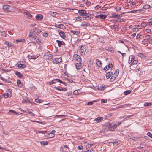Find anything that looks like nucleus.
I'll return each mask as SVG.
<instances>
[{
    "instance_id": "1",
    "label": "nucleus",
    "mask_w": 152,
    "mask_h": 152,
    "mask_svg": "<svg viewBox=\"0 0 152 152\" xmlns=\"http://www.w3.org/2000/svg\"><path fill=\"white\" fill-rule=\"evenodd\" d=\"M41 31L37 27L33 28L30 30L29 34L34 36H38Z\"/></svg>"
},
{
    "instance_id": "2",
    "label": "nucleus",
    "mask_w": 152,
    "mask_h": 152,
    "mask_svg": "<svg viewBox=\"0 0 152 152\" xmlns=\"http://www.w3.org/2000/svg\"><path fill=\"white\" fill-rule=\"evenodd\" d=\"M36 36L32 35V34H29L28 37L27 39L28 42H29L34 43V44H35V41Z\"/></svg>"
},
{
    "instance_id": "3",
    "label": "nucleus",
    "mask_w": 152,
    "mask_h": 152,
    "mask_svg": "<svg viewBox=\"0 0 152 152\" xmlns=\"http://www.w3.org/2000/svg\"><path fill=\"white\" fill-rule=\"evenodd\" d=\"M86 50V47L83 45L81 46L80 49V55L81 56H83L85 54Z\"/></svg>"
},
{
    "instance_id": "4",
    "label": "nucleus",
    "mask_w": 152,
    "mask_h": 152,
    "mask_svg": "<svg viewBox=\"0 0 152 152\" xmlns=\"http://www.w3.org/2000/svg\"><path fill=\"white\" fill-rule=\"evenodd\" d=\"M60 150L62 152H68L69 151L68 146L66 145H64V147H61Z\"/></svg>"
},
{
    "instance_id": "5",
    "label": "nucleus",
    "mask_w": 152,
    "mask_h": 152,
    "mask_svg": "<svg viewBox=\"0 0 152 152\" xmlns=\"http://www.w3.org/2000/svg\"><path fill=\"white\" fill-rule=\"evenodd\" d=\"M35 41L39 45H41L42 44V40L37 36H36Z\"/></svg>"
},
{
    "instance_id": "6",
    "label": "nucleus",
    "mask_w": 152,
    "mask_h": 152,
    "mask_svg": "<svg viewBox=\"0 0 152 152\" xmlns=\"http://www.w3.org/2000/svg\"><path fill=\"white\" fill-rule=\"evenodd\" d=\"M117 127V125L115 124L112 123L109 125V129L111 131H114Z\"/></svg>"
},
{
    "instance_id": "7",
    "label": "nucleus",
    "mask_w": 152,
    "mask_h": 152,
    "mask_svg": "<svg viewBox=\"0 0 152 152\" xmlns=\"http://www.w3.org/2000/svg\"><path fill=\"white\" fill-rule=\"evenodd\" d=\"M75 59L78 62H82L80 56L78 55L75 54L74 56Z\"/></svg>"
},
{
    "instance_id": "8",
    "label": "nucleus",
    "mask_w": 152,
    "mask_h": 152,
    "mask_svg": "<svg viewBox=\"0 0 152 152\" xmlns=\"http://www.w3.org/2000/svg\"><path fill=\"white\" fill-rule=\"evenodd\" d=\"M54 61H55L54 63L56 64H58L62 62V57H60L58 58H56L54 59Z\"/></svg>"
},
{
    "instance_id": "9",
    "label": "nucleus",
    "mask_w": 152,
    "mask_h": 152,
    "mask_svg": "<svg viewBox=\"0 0 152 152\" xmlns=\"http://www.w3.org/2000/svg\"><path fill=\"white\" fill-rule=\"evenodd\" d=\"M3 9L4 10L7 11H10V7L9 5H4L3 6Z\"/></svg>"
},
{
    "instance_id": "10",
    "label": "nucleus",
    "mask_w": 152,
    "mask_h": 152,
    "mask_svg": "<svg viewBox=\"0 0 152 152\" xmlns=\"http://www.w3.org/2000/svg\"><path fill=\"white\" fill-rule=\"evenodd\" d=\"M75 66L76 69H81L82 67L81 62L76 63Z\"/></svg>"
},
{
    "instance_id": "11",
    "label": "nucleus",
    "mask_w": 152,
    "mask_h": 152,
    "mask_svg": "<svg viewBox=\"0 0 152 152\" xmlns=\"http://www.w3.org/2000/svg\"><path fill=\"white\" fill-rule=\"evenodd\" d=\"M112 17L114 18H120L122 16L121 14H115L113 13L112 14Z\"/></svg>"
},
{
    "instance_id": "12",
    "label": "nucleus",
    "mask_w": 152,
    "mask_h": 152,
    "mask_svg": "<svg viewBox=\"0 0 152 152\" xmlns=\"http://www.w3.org/2000/svg\"><path fill=\"white\" fill-rule=\"evenodd\" d=\"M54 88L56 90H57L60 91H66V89L65 88H62L61 87H55Z\"/></svg>"
},
{
    "instance_id": "13",
    "label": "nucleus",
    "mask_w": 152,
    "mask_h": 152,
    "mask_svg": "<svg viewBox=\"0 0 152 152\" xmlns=\"http://www.w3.org/2000/svg\"><path fill=\"white\" fill-rule=\"evenodd\" d=\"M78 12L80 15L83 16V15L86 14V11L84 10H80L78 11Z\"/></svg>"
},
{
    "instance_id": "14",
    "label": "nucleus",
    "mask_w": 152,
    "mask_h": 152,
    "mask_svg": "<svg viewBox=\"0 0 152 152\" xmlns=\"http://www.w3.org/2000/svg\"><path fill=\"white\" fill-rule=\"evenodd\" d=\"M56 42L58 43V46L59 47L61 46V45H65V43L63 41H60L59 40H56Z\"/></svg>"
},
{
    "instance_id": "15",
    "label": "nucleus",
    "mask_w": 152,
    "mask_h": 152,
    "mask_svg": "<svg viewBox=\"0 0 152 152\" xmlns=\"http://www.w3.org/2000/svg\"><path fill=\"white\" fill-rule=\"evenodd\" d=\"M96 63L97 65L99 67H100L102 66V63L101 61L98 59H96Z\"/></svg>"
},
{
    "instance_id": "16",
    "label": "nucleus",
    "mask_w": 152,
    "mask_h": 152,
    "mask_svg": "<svg viewBox=\"0 0 152 152\" xmlns=\"http://www.w3.org/2000/svg\"><path fill=\"white\" fill-rule=\"evenodd\" d=\"M144 11L143 10H134L128 12L129 13H139V12H144Z\"/></svg>"
},
{
    "instance_id": "17",
    "label": "nucleus",
    "mask_w": 152,
    "mask_h": 152,
    "mask_svg": "<svg viewBox=\"0 0 152 152\" xmlns=\"http://www.w3.org/2000/svg\"><path fill=\"white\" fill-rule=\"evenodd\" d=\"M59 34L60 35L61 37L63 39H64L66 37V36L65 35V34L64 32L61 31L59 33Z\"/></svg>"
},
{
    "instance_id": "18",
    "label": "nucleus",
    "mask_w": 152,
    "mask_h": 152,
    "mask_svg": "<svg viewBox=\"0 0 152 152\" xmlns=\"http://www.w3.org/2000/svg\"><path fill=\"white\" fill-rule=\"evenodd\" d=\"M103 119V117H98L96 118L95 120L97 122H99L102 120Z\"/></svg>"
},
{
    "instance_id": "19",
    "label": "nucleus",
    "mask_w": 152,
    "mask_h": 152,
    "mask_svg": "<svg viewBox=\"0 0 152 152\" xmlns=\"http://www.w3.org/2000/svg\"><path fill=\"white\" fill-rule=\"evenodd\" d=\"M113 75V72H108L106 75V78L107 79L109 78Z\"/></svg>"
},
{
    "instance_id": "20",
    "label": "nucleus",
    "mask_w": 152,
    "mask_h": 152,
    "mask_svg": "<svg viewBox=\"0 0 152 152\" xmlns=\"http://www.w3.org/2000/svg\"><path fill=\"white\" fill-rule=\"evenodd\" d=\"M43 18V16L41 14H39L36 16V18L37 20H41Z\"/></svg>"
},
{
    "instance_id": "21",
    "label": "nucleus",
    "mask_w": 152,
    "mask_h": 152,
    "mask_svg": "<svg viewBox=\"0 0 152 152\" xmlns=\"http://www.w3.org/2000/svg\"><path fill=\"white\" fill-rule=\"evenodd\" d=\"M128 104H123V105H119L116 108V109H118V108H125L127 107H128Z\"/></svg>"
},
{
    "instance_id": "22",
    "label": "nucleus",
    "mask_w": 152,
    "mask_h": 152,
    "mask_svg": "<svg viewBox=\"0 0 152 152\" xmlns=\"http://www.w3.org/2000/svg\"><path fill=\"white\" fill-rule=\"evenodd\" d=\"M17 83L18 85V86L20 87V88H21L22 86V84L21 83V81L19 80H17Z\"/></svg>"
},
{
    "instance_id": "23",
    "label": "nucleus",
    "mask_w": 152,
    "mask_h": 152,
    "mask_svg": "<svg viewBox=\"0 0 152 152\" xmlns=\"http://www.w3.org/2000/svg\"><path fill=\"white\" fill-rule=\"evenodd\" d=\"M11 96V93H10V94H8V92H7V94H4L3 95L4 97L5 98H7L8 97H10Z\"/></svg>"
},
{
    "instance_id": "24",
    "label": "nucleus",
    "mask_w": 152,
    "mask_h": 152,
    "mask_svg": "<svg viewBox=\"0 0 152 152\" xmlns=\"http://www.w3.org/2000/svg\"><path fill=\"white\" fill-rule=\"evenodd\" d=\"M134 58V56L132 55L130 56H129V64H131L132 62L133 61V60Z\"/></svg>"
},
{
    "instance_id": "25",
    "label": "nucleus",
    "mask_w": 152,
    "mask_h": 152,
    "mask_svg": "<svg viewBox=\"0 0 152 152\" xmlns=\"http://www.w3.org/2000/svg\"><path fill=\"white\" fill-rule=\"evenodd\" d=\"M137 63V60H136L135 58H134L132 62L131 63V66H132L134 64H136Z\"/></svg>"
},
{
    "instance_id": "26",
    "label": "nucleus",
    "mask_w": 152,
    "mask_h": 152,
    "mask_svg": "<svg viewBox=\"0 0 152 152\" xmlns=\"http://www.w3.org/2000/svg\"><path fill=\"white\" fill-rule=\"evenodd\" d=\"M55 26L61 28H63L64 27V26L63 24H56L55 25Z\"/></svg>"
},
{
    "instance_id": "27",
    "label": "nucleus",
    "mask_w": 152,
    "mask_h": 152,
    "mask_svg": "<svg viewBox=\"0 0 152 152\" xmlns=\"http://www.w3.org/2000/svg\"><path fill=\"white\" fill-rule=\"evenodd\" d=\"M49 14L53 16H55L57 15V13L51 11H50L48 12Z\"/></svg>"
},
{
    "instance_id": "28",
    "label": "nucleus",
    "mask_w": 152,
    "mask_h": 152,
    "mask_svg": "<svg viewBox=\"0 0 152 152\" xmlns=\"http://www.w3.org/2000/svg\"><path fill=\"white\" fill-rule=\"evenodd\" d=\"M106 88L104 85H102L98 88V90H103Z\"/></svg>"
},
{
    "instance_id": "29",
    "label": "nucleus",
    "mask_w": 152,
    "mask_h": 152,
    "mask_svg": "<svg viewBox=\"0 0 152 152\" xmlns=\"http://www.w3.org/2000/svg\"><path fill=\"white\" fill-rule=\"evenodd\" d=\"M15 74L17 76L20 78H21L23 76L19 72H16Z\"/></svg>"
},
{
    "instance_id": "30",
    "label": "nucleus",
    "mask_w": 152,
    "mask_h": 152,
    "mask_svg": "<svg viewBox=\"0 0 152 152\" xmlns=\"http://www.w3.org/2000/svg\"><path fill=\"white\" fill-rule=\"evenodd\" d=\"M119 73V70L118 69H117L115 71L114 75H113L115 77H117Z\"/></svg>"
},
{
    "instance_id": "31",
    "label": "nucleus",
    "mask_w": 152,
    "mask_h": 152,
    "mask_svg": "<svg viewBox=\"0 0 152 152\" xmlns=\"http://www.w3.org/2000/svg\"><path fill=\"white\" fill-rule=\"evenodd\" d=\"M28 57L29 59H35L36 58H37V57H38V56H36L35 57H34V56H31L28 55Z\"/></svg>"
},
{
    "instance_id": "32",
    "label": "nucleus",
    "mask_w": 152,
    "mask_h": 152,
    "mask_svg": "<svg viewBox=\"0 0 152 152\" xmlns=\"http://www.w3.org/2000/svg\"><path fill=\"white\" fill-rule=\"evenodd\" d=\"M41 144L42 145H45L48 144V142L46 141H41L40 142Z\"/></svg>"
},
{
    "instance_id": "33",
    "label": "nucleus",
    "mask_w": 152,
    "mask_h": 152,
    "mask_svg": "<svg viewBox=\"0 0 152 152\" xmlns=\"http://www.w3.org/2000/svg\"><path fill=\"white\" fill-rule=\"evenodd\" d=\"M17 66L18 67L23 68H25L26 67V66L25 64H18V65Z\"/></svg>"
},
{
    "instance_id": "34",
    "label": "nucleus",
    "mask_w": 152,
    "mask_h": 152,
    "mask_svg": "<svg viewBox=\"0 0 152 152\" xmlns=\"http://www.w3.org/2000/svg\"><path fill=\"white\" fill-rule=\"evenodd\" d=\"M116 77L113 75V76L111 77L110 79V82H112L115 80L116 78Z\"/></svg>"
},
{
    "instance_id": "35",
    "label": "nucleus",
    "mask_w": 152,
    "mask_h": 152,
    "mask_svg": "<svg viewBox=\"0 0 152 152\" xmlns=\"http://www.w3.org/2000/svg\"><path fill=\"white\" fill-rule=\"evenodd\" d=\"M150 8V7L149 5H146L143 6V7L142 9H148Z\"/></svg>"
},
{
    "instance_id": "36",
    "label": "nucleus",
    "mask_w": 152,
    "mask_h": 152,
    "mask_svg": "<svg viewBox=\"0 0 152 152\" xmlns=\"http://www.w3.org/2000/svg\"><path fill=\"white\" fill-rule=\"evenodd\" d=\"M148 25L150 26L152 25V18L148 20V22L147 23Z\"/></svg>"
},
{
    "instance_id": "37",
    "label": "nucleus",
    "mask_w": 152,
    "mask_h": 152,
    "mask_svg": "<svg viewBox=\"0 0 152 152\" xmlns=\"http://www.w3.org/2000/svg\"><path fill=\"white\" fill-rule=\"evenodd\" d=\"M47 132L46 131H41L40 130H37L36 131L37 133H42L45 134Z\"/></svg>"
},
{
    "instance_id": "38",
    "label": "nucleus",
    "mask_w": 152,
    "mask_h": 152,
    "mask_svg": "<svg viewBox=\"0 0 152 152\" xmlns=\"http://www.w3.org/2000/svg\"><path fill=\"white\" fill-rule=\"evenodd\" d=\"M99 18L102 19H104L106 18V16L104 15L101 14L99 15Z\"/></svg>"
},
{
    "instance_id": "39",
    "label": "nucleus",
    "mask_w": 152,
    "mask_h": 152,
    "mask_svg": "<svg viewBox=\"0 0 152 152\" xmlns=\"http://www.w3.org/2000/svg\"><path fill=\"white\" fill-rule=\"evenodd\" d=\"M131 92L130 90H127L124 91V94L125 95H127L129 94Z\"/></svg>"
},
{
    "instance_id": "40",
    "label": "nucleus",
    "mask_w": 152,
    "mask_h": 152,
    "mask_svg": "<svg viewBox=\"0 0 152 152\" xmlns=\"http://www.w3.org/2000/svg\"><path fill=\"white\" fill-rule=\"evenodd\" d=\"M85 19L86 20H89L91 19V17H90V14H88V16H87V17H85Z\"/></svg>"
},
{
    "instance_id": "41",
    "label": "nucleus",
    "mask_w": 152,
    "mask_h": 152,
    "mask_svg": "<svg viewBox=\"0 0 152 152\" xmlns=\"http://www.w3.org/2000/svg\"><path fill=\"white\" fill-rule=\"evenodd\" d=\"M94 143H92V144H87L86 145V148H90L93 145H94Z\"/></svg>"
},
{
    "instance_id": "42",
    "label": "nucleus",
    "mask_w": 152,
    "mask_h": 152,
    "mask_svg": "<svg viewBox=\"0 0 152 152\" xmlns=\"http://www.w3.org/2000/svg\"><path fill=\"white\" fill-rule=\"evenodd\" d=\"M138 56L143 58H144L145 57V56L144 55L141 53H139L138 54Z\"/></svg>"
},
{
    "instance_id": "43",
    "label": "nucleus",
    "mask_w": 152,
    "mask_h": 152,
    "mask_svg": "<svg viewBox=\"0 0 152 152\" xmlns=\"http://www.w3.org/2000/svg\"><path fill=\"white\" fill-rule=\"evenodd\" d=\"M24 13L27 16H28V17H32V15L31 14H30L28 12H24Z\"/></svg>"
},
{
    "instance_id": "44",
    "label": "nucleus",
    "mask_w": 152,
    "mask_h": 152,
    "mask_svg": "<svg viewBox=\"0 0 152 152\" xmlns=\"http://www.w3.org/2000/svg\"><path fill=\"white\" fill-rule=\"evenodd\" d=\"M132 30L133 32H137L139 31V29L137 27L133 28Z\"/></svg>"
},
{
    "instance_id": "45",
    "label": "nucleus",
    "mask_w": 152,
    "mask_h": 152,
    "mask_svg": "<svg viewBox=\"0 0 152 152\" xmlns=\"http://www.w3.org/2000/svg\"><path fill=\"white\" fill-rule=\"evenodd\" d=\"M35 101L36 102L38 103H41L42 101L40 100L39 99L36 98L35 99Z\"/></svg>"
},
{
    "instance_id": "46",
    "label": "nucleus",
    "mask_w": 152,
    "mask_h": 152,
    "mask_svg": "<svg viewBox=\"0 0 152 152\" xmlns=\"http://www.w3.org/2000/svg\"><path fill=\"white\" fill-rule=\"evenodd\" d=\"M142 27H144L145 26H147L148 25L147 23L146 24V23L143 22L141 23V24Z\"/></svg>"
},
{
    "instance_id": "47",
    "label": "nucleus",
    "mask_w": 152,
    "mask_h": 152,
    "mask_svg": "<svg viewBox=\"0 0 152 152\" xmlns=\"http://www.w3.org/2000/svg\"><path fill=\"white\" fill-rule=\"evenodd\" d=\"M36 26V24L35 23H32L29 26L30 27H31V29L32 28L34 27L35 28V26Z\"/></svg>"
},
{
    "instance_id": "48",
    "label": "nucleus",
    "mask_w": 152,
    "mask_h": 152,
    "mask_svg": "<svg viewBox=\"0 0 152 152\" xmlns=\"http://www.w3.org/2000/svg\"><path fill=\"white\" fill-rule=\"evenodd\" d=\"M152 103L151 102L149 103H145L144 104V105L145 106H149L151 105Z\"/></svg>"
},
{
    "instance_id": "49",
    "label": "nucleus",
    "mask_w": 152,
    "mask_h": 152,
    "mask_svg": "<svg viewBox=\"0 0 152 152\" xmlns=\"http://www.w3.org/2000/svg\"><path fill=\"white\" fill-rule=\"evenodd\" d=\"M21 111H23V112H25L26 113H29V114L31 113V111L29 110H21Z\"/></svg>"
},
{
    "instance_id": "50",
    "label": "nucleus",
    "mask_w": 152,
    "mask_h": 152,
    "mask_svg": "<svg viewBox=\"0 0 152 152\" xmlns=\"http://www.w3.org/2000/svg\"><path fill=\"white\" fill-rule=\"evenodd\" d=\"M70 32L71 33H72L73 34H77L78 33V31H75L74 30H71L70 31Z\"/></svg>"
},
{
    "instance_id": "51",
    "label": "nucleus",
    "mask_w": 152,
    "mask_h": 152,
    "mask_svg": "<svg viewBox=\"0 0 152 152\" xmlns=\"http://www.w3.org/2000/svg\"><path fill=\"white\" fill-rule=\"evenodd\" d=\"M145 38L148 40L151 38V36L150 35H147L145 37Z\"/></svg>"
},
{
    "instance_id": "52",
    "label": "nucleus",
    "mask_w": 152,
    "mask_h": 152,
    "mask_svg": "<svg viewBox=\"0 0 152 152\" xmlns=\"http://www.w3.org/2000/svg\"><path fill=\"white\" fill-rule=\"evenodd\" d=\"M119 143V141H115L113 142V145H118Z\"/></svg>"
},
{
    "instance_id": "53",
    "label": "nucleus",
    "mask_w": 152,
    "mask_h": 152,
    "mask_svg": "<svg viewBox=\"0 0 152 152\" xmlns=\"http://www.w3.org/2000/svg\"><path fill=\"white\" fill-rule=\"evenodd\" d=\"M55 81H56L57 82H58L60 83H63L64 82H62L61 80L59 79H55Z\"/></svg>"
},
{
    "instance_id": "54",
    "label": "nucleus",
    "mask_w": 152,
    "mask_h": 152,
    "mask_svg": "<svg viewBox=\"0 0 152 152\" xmlns=\"http://www.w3.org/2000/svg\"><path fill=\"white\" fill-rule=\"evenodd\" d=\"M147 135L150 137L152 138V134L150 132H148L147 133Z\"/></svg>"
},
{
    "instance_id": "55",
    "label": "nucleus",
    "mask_w": 152,
    "mask_h": 152,
    "mask_svg": "<svg viewBox=\"0 0 152 152\" xmlns=\"http://www.w3.org/2000/svg\"><path fill=\"white\" fill-rule=\"evenodd\" d=\"M56 132L55 130H53L50 133H48V135H51V134H54V133H55Z\"/></svg>"
},
{
    "instance_id": "56",
    "label": "nucleus",
    "mask_w": 152,
    "mask_h": 152,
    "mask_svg": "<svg viewBox=\"0 0 152 152\" xmlns=\"http://www.w3.org/2000/svg\"><path fill=\"white\" fill-rule=\"evenodd\" d=\"M43 36L44 37H47L48 35V34L47 33L45 32L42 34Z\"/></svg>"
},
{
    "instance_id": "57",
    "label": "nucleus",
    "mask_w": 152,
    "mask_h": 152,
    "mask_svg": "<svg viewBox=\"0 0 152 152\" xmlns=\"http://www.w3.org/2000/svg\"><path fill=\"white\" fill-rule=\"evenodd\" d=\"M136 26L137 27V28L138 29H141L142 28L141 25H138L137 26Z\"/></svg>"
},
{
    "instance_id": "58",
    "label": "nucleus",
    "mask_w": 152,
    "mask_h": 152,
    "mask_svg": "<svg viewBox=\"0 0 152 152\" xmlns=\"http://www.w3.org/2000/svg\"><path fill=\"white\" fill-rule=\"evenodd\" d=\"M107 100H104V99H101V103H105L107 102Z\"/></svg>"
},
{
    "instance_id": "59",
    "label": "nucleus",
    "mask_w": 152,
    "mask_h": 152,
    "mask_svg": "<svg viewBox=\"0 0 152 152\" xmlns=\"http://www.w3.org/2000/svg\"><path fill=\"white\" fill-rule=\"evenodd\" d=\"M109 68V66H106L104 68V69L105 70H108Z\"/></svg>"
},
{
    "instance_id": "60",
    "label": "nucleus",
    "mask_w": 152,
    "mask_h": 152,
    "mask_svg": "<svg viewBox=\"0 0 152 152\" xmlns=\"http://www.w3.org/2000/svg\"><path fill=\"white\" fill-rule=\"evenodd\" d=\"M73 94L75 95H77L79 93L78 92L77 90H75L74 91Z\"/></svg>"
},
{
    "instance_id": "61",
    "label": "nucleus",
    "mask_w": 152,
    "mask_h": 152,
    "mask_svg": "<svg viewBox=\"0 0 152 152\" xmlns=\"http://www.w3.org/2000/svg\"><path fill=\"white\" fill-rule=\"evenodd\" d=\"M108 9L107 7H103L102 8V10H106Z\"/></svg>"
},
{
    "instance_id": "62",
    "label": "nucleus",
    "mask_w": 152,
    "mask_h": 152,
    "mask_svg": "<svg viewBox=\"0 0 152 152\" xmlns=\"http://www.w3.org/2000/svg\"><path fill=\"white\" fill-rule=\"evenodd\" d=\"M4 44L7 45L8 46L9 45H10V43L7 41H6L4 42Z\"/></svg>"
},
{
    "instance_id": "63",
    "label": "nucleus",
    "mask_w": 152,
    "mask_h": 152,
    "mask_svg": "<svg viewBox=\"0 0 152 152\" xmlns=\"http://www.w3.org/2000/svg\"><path fill=\"white\" fill-rule=\"evenodd\" d=\"M47 56L49 57V58H51L53 57V55L52 54H48Z\"/></svg>"
},
{
    "instance_id": "64",
    "label": "nucleus",
    "mask_w": 152,
    "mask_h": 152,
    "mask_svg": "<svg viewBox=\"0 0 152 152\" xmlns=\"http://www.w3.org/2000/svg\"><path fill=\"white\" fill-rule=\"evenodd\" d=\"M116 9L117 11H119L121 10V8L120 7L117 6L116 7Z\"/></svg>"
}]
</instances>
